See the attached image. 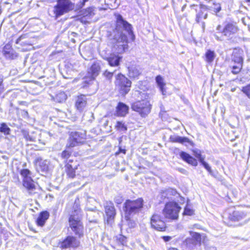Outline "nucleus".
Returning <instances> with one entry per match:
<instances>
[{
	"instance_id": "nucleus-1",
	"label": "nucleus",
	"mask_w": 250,
	"mask_h": 250,
	"mask_svg": "<svg viewBox=\"0 0 250 250\" xmlns=\"http://www.w3.org/2000/svg\"><path fill=\"white\" fill-rule=\"evenodd\" d=\"M124 32L130 36L133 41L135 40V35L133 34L131 25L125 21L121 15H119L117 17L116 27L115 30V32L117 33L114 35V39L119 44V46H121L119 50L120 52H124L128 49V41Z\"/></svg>"
},
{
	"instance_id": "nucleus-2",
	"label": "nucleus",
	"mask_w": 250,
	"mask_h": 250,
	"mask_svg": "<svg viewBox=\"0 0 250 250\" xmlns=\"http://www.w3.org/2000/svg\"><path fill=\"white\" fill-rule=\"evenodd\" d=\"M82 218V211L77 208L72 211L69 218V225L75 235L81 238L83 236V227L81 221Z\"/></svg>"
},
{
	"instance_id": "nucleus-3",
	"label": "nucleus",
	"mask_w": 250,
	"mask_h": 250,
	"mask_svg": "<svg viewBox=\"0 0 250 250\" xmlns=\"http://www.w3.org/2000/svg\"><path fill=\"white\" fill-rule=\"evenodd\" d=\"M208 7L204 4H190L188 12L191 14H196L195 21L199 23L202 19H207L208 17Z\"/></svg>"
},
{
	"instance_id": "nucleus-4",
	"label": "nucleus",
	"mask_w": 250,
	"mask_h": 250,
	"mask_svg": "<svg viewBox=\"0 0 250 250\" xmlns=\"http://www.w3.org/2000/svg\"><path fill=\"white\" fill-rule=\"evenodd\" d=\"M56 1L57 4L54 7V12L57 18L74 9L75 4L71 0H57Z\"/></svg>"
},
{
	"instance_id": "nucleus-5",
	"label": "nucleus",
	"mask_w": 250,
	"mask_h": 250,
	"mask_svg": "<svg viewBox=\"0 0 250 250\" xmlns=\"http://www.w3.org/2000/svg\"><path fill=\"white\" fill-rule=\"evenodd\" d=\"M181 209V207L176 202H168L166 204L163 210V214L166 219L177 220Z\"/></svg>"
},
{
	"instance_id": "nucleus-6",
	"label": "nucleus",
	"mask_w": 250,
	"mask_h": 250,
	"mask_svg": "<svg viewBox=\"0 0 250 250\" xmlns=\"http://www.w3.org/2000/svg\"><path fill=\"white\" fill-rule=\"evenodd\" d=\"M143 206V200L139 198L135 200H127L124 204V210L127 216L139 212Z\"/></svg>"
},
{
	"instance_id": "nucleus-7",
	"label": "nucleus",
	"mask_w": 250,
	"mask_h": 250,
	"mask_svg": "<svg viewBox=\"0 0 250 250\" xmlns=\"http://www.w3.org/2000/svg\"><path fill=\"white\" fill-rule=\"evenodd\" d=\"M21 174L23 177V186L31 195L36 193L37 185L31 177V172L28 169H23L21 171Z\"/></svg>"
},
{
	"instance_id": "nucleus-8",
	"label": "nucleus",
	"mask_w": 250,
	"mask_h": 250,
	"mask_svg": "<svg viewBox=\"0 0 250 250\" xmlns=\"http://www.w3.org/2000/svg\"><path fill=\"white\" fill-rule=\"evenodd\" d=\"M133 110L137 112L142 117H145L150 112L151 105L146 100L136 101L131 104Z\"/></svg>"
},
{
	"instance_id": "nucleus-9",
	"label": "nucleus",
	"mask_w": 250,
	"mask_h": 250,
	"mask_svg": "<svg viewBox=\"0 0 250 250\" xmlns=\"http://www.w3.org/2000/svg\"><path fill=\"white\" fill-rule=\"evenodd\" d=\"M86 140V131L80 130L71 132L68 140L67 146L73 147L79 144H83Z\"/></svg>"
},
{
	"instance_id": "nucleus-10",
	"label": "nucleus",
	"mask_w": 250,
	"mask_h": 250,
	"mask_svg": "<svg viewBox=\"0 0 250 250\" xmlns=\"http://www.w3.org/2000/svg\"><path fill=\"white\" fill-rule=\"evenodd\" d=\"M247 215L246 212L231 208L227 209L224 213V217L232 222H238L245 218Z\"/></svg>"
},
{
	"instance_id": "nucleus-11",
	"label": "nucleus",
	"mask_w": 250,
	"mask_h": 250,
	"mask_svg": "<svg viewBox=\"0 0 250 250\" xmlns=\"http://www.w3.org/2000/svg\"><path fill=\"white\" fill-rule=\"evenodd\" d=\"M115 84L118 87L120 93L125 95L130 89L131 82L124 75L119 74L116 77Z\"/></svg>"
},
{
	"instance_id": "nucleus-12",
	"label": "nucleus",
	"mask_w": 250,
	"mask_h": 250,
	"mask_svg": "<svg viewBox=\"0 0 250 250\" xmlns=\"http://www.w3.org/2000/svg\"><path fill=\"white\" fill-rule=\"evenodd\" d=\"M80 245V241L76 237L73 236H67L62 242L60 246L62 249L76 248Z\"/></svg>"
},
{
	"instance_id": "nucleus-13",
	"label": "nucleus",
	"mask_w": 250,
	"mask_h": 250,
	"mask_svg": "<svg viewBox=\"0 0 250 250\" xmlns=\"http://www.w3.org/2000/svg\"><path fill=\"white\" fill-rule=\"evenodd\" d=\"M150 223L152 228L156 230L159 231H163L165 230V223L162 220L160 215L157 213H154L151 217Z\"/></svg>"
},
{
	"instance_id": "nucleus-14",
	"label": "nucleus",
	"mask_w": 250,
	"mask_h": 250,
	"mask_svg": "<svg viewBox=\"0 0 250 250\" xmlns=\"http://www.w3.org/2000/svg\"><path fill=\"white\" fill-rule=\"evenodd\" d=\"M238 30L237 26L233 23H228L223 27V32L226 39L228 40L231 39Z\"/></svg>"
},
{
	"instance_id": "nucleus-15",
	"label": "nucleus",
	"mask_w": 250,
	"mask_h": 250,
	"mask_svg": "<svg viewBox=\"0 0 250 250\" xmlns=\"http://www.w3.org/2000/svg\"><path fill=\"white\" fill-rule=\"evenodd\" d=\"M66 164L65 166V171L67 175L71 178H73L75 176V170L77 169L79 165L77 161H74L73 160L69 159L68 161L66 160Z\"/></svg>"
},
{
	"instance_id": "nucleus-16",
	"label": "nucleus",
	"mask_w": 250,
	"mask_h": 250,
	"mask_svg": "<svg viewBox=\"0 0 250 250\" xmlns=\"http://www.w3.org/2000/svg\"><path fill=\"white\" fill-rule=\"evenodd\" d=\"M170 141L173 143H179L186 146L190 145L193 146L194 143L186 137H181L178 135H172L169 138Z\"/></svg>"
},
{
	"instance_id": "nucleus-17",
	"label": "nucleus",
	"mask_w": 250,
	"mask_h": 250,
	"mask_svg": "<svg viewBox=\"0 0 250 250\" xmlns=\"http://www.w3.org/2000/svg\"><path fill=\"white\" fill-rule=\"evenodd\" d=\"M35 163L38 166L37 169L41 172H46L49 170V162L47 160H42L40 157H37L35 161Z\"/></svg>"
},
{
	"instance_id": "nucleus-18",
	"label": "nucleus",
	"mask_w": 250,
	"mask_h": 250,
	"mask_svg": "<svg viewBox=\"0 0 250 250\" xmlns=\"http://www.w3.org/2000/svg\"><path fill=\"white\" fill-rule=\"evenodd\" d=\"M105 212L108 219H112L116 214V211L113 204L111 202H106L104 205Z\"/></svg>"
},
{
	"instance_id": "nucleus-19",
	"label": "nucleus",
	"mask_w": 250,
	"mask_h": 250,
	"mask_svg": "<svg viewBox=\"0 0 250 250\" xmlns=\"http://www.w3.org/2000/svg\"><path fill=\"white\" fill-rule=\"evenodd\" d=\"M180 156L181 158L187 163L193 166H197L198 162L195 158L190 156L189 154L184 151L180 152Z\"/></svg>"
},
{
	"instance_id": "nucleus-20",
	"label": "nucleus",
	"mask_w": 250,
	"mask_h": 250,
	"mask_svg": "<svg viewBox=\"0 0 250 250\" xmlns=\"http://www.w3.org/2000/svg\"><path fill=\"white\" fill-rule=\"evenodd\" d=\"M87 104V99L84 95L78 97L75 103V106L80 111H83Z\"/></svg>"
},
{
	"instance_id": "nucleus-21",
	"label": "nucleus",
	"mask_w": 250,
	"mask_h": 250,
	"mask_svg": "<svg viewBox=\"0 0 250 250\" xmlns=\"http://www.w3.org/2000/svg\"><path fill=\"white\" fill-rule=\"evenodd\" d=\"M122 57L115 54H111L109 57L106 58V61L108 62L109 64L111 66H117L120 64V62Z\"/></svg>"
},
{
	"instance_id": "nucleus-22",
	"label": "nucleus",
	"mask_w": 250,
	"mask_h": 250,
	"mask_svg": "<svg viewBox=\"0 0 250 250\" xmlns=\"http://www.w3.org/2000/svg\"><path fill=\"white\" fill-rule=\"evenodd\" d=\"M128 111V106L123 103H119L116 107V113L118 116H125Z\"/></svg>"
},
{
	"instance_id": "nucleus-23",
	"label": "nucleus",
	"mask_w": 250,
	"mask_h": 250,
	"mask_svg": "<svg viewBox=\"0 0 250 250\" xmlns=\"http://www.w3.org/2000/svg\"><path fill=\"white\" fill-rule=\"evenodd\" d=\"M213 36L217 41L222 42L225 40V36L223 32V27L221 25H218L216 28V31Z\"/></svg>"
},
{
	"instance_id": "nucleus-24",
	"label": "nucleus",
	"mask_w": 250,
	"mask_h": 250,
	"mask_svg": "<svg viewBox=\"0 0 250 250\" xmlns=\"http://www.w3.org/2000/svg\"><path fill=\"white\" fill-rule=\"evenodd\" d=\"M49 216V213L47 211H44L41 212L37 219V224L38 226L42 227L44 226L45 222L48 219Z\"/></svg>"
},
{
	"instance_id": "nucleus-25",
	"label": "nucleus",
	"mask_w": 250,
	"mask_h": 250,
	"mask_svg": "<svg viewBox=\"0 0 250 250\" xmlns=\"http://www.w3.org/2000/svg\"><path fill=\"white\" fill-rule=\"evenodd\" d=\"M101 69L100 65L99 62L94 63L91 66L88 73L91 74L92 79H94L99 74Z\"/></svg>"
},
{
	"instance_id": "nucleus-26",
	"label": "nucleus",
	"mask_w": 250,
	"mask_h": 250,
	"mask_svg": "<svg viewBox=\"0 0 250 250\" xmlns=\"http://www.w3.org/2000/svg\"><path fill=\"white\" fill-rule=\"evenodd\" d=\"M128 76L130 78H135L138 77L140 74L141 71L139 67L136 65H131L128 67Z\"/></svg>"
},
{
	"instance_id": "nucleus-27",
	"label": "nucleus",
	"mask_w": 250,
	"mask_h": 250,
	"mask_svg": "<svg viewBox=\"0 0 250 250\" xmlns=\"http://www.w3.org/2000/svg\"><path fill=\"white\" fill-rule=\"evenodd\" d=\"M232 60L234 62V63H241V64H243V59L241 56L240 51L235 50L233 51L232 53Z\"/></svg>"
},
{
	"instance_id": "nucleus-28",
	"label": "nucleus",
	"mask_w": 250,
	"mask_h": 250,
	"mask_svg": "<svg viewBox=\"0 0 250 250\" xmlns=\"http://www.w3.org/2000/svg\"><path fill=\"white\" fill-rule=\"evenodd\" d=\"M156 82L160 88V89L163 94V95L165 94L166 90L165 89V86L166 85V83L164 82V79L163 77L160 76L158 75L156 77Z\"/></svg>"
},
{
	"instance_id": "nucleus-29",
	"label": "nucleus",
	"mask_w": 250,
	"mask_h": 250,
	"mask_svg": "<svg viewBox=\"0 0 250 250\" xmlns=\"http://www.w3.org/2000/svg\"><path fill=\"white\" fill-rule=\"evenodd\" d=\"M197 244L196 241L191 238H187L184 241V245L190 250H193Z\"/></svg>"
},
{
	"instance_id": "nucleus-30",
	"label": "nucleus",
	"mask_w": 250,
	"mask_h": 250,
	"mask_svg": "<svg viewBox=\"0 0 250 250\" xmlns=\"http://www.w3.org/2000/svg\"><path fill=\"white\" fill-rule=\"evenodd\" d=\"M67 99V95L64 92L58 93L55 97H52V99L56 102L62 103Z\"/></svg>"
},
{
	"instance_id": "nucleus-31",
	"label": "nucleus",
	"mask_w": 250,
	"mask_h": 250,
	"mask_svg": "<svg viewBox=\"0 0 250 250\" xmlns=\"http://www.w3.org/2000/svg\"><path fill=\"white\" fill-rule=\"evenodd\" d=\"M205 57L206 62L208 63L212 62L215 57V53L213 51L208 50L206 52Z\"/></svg>"
},
{
	"instance_id": "nucleus-32",
	"label": "nucleus",
	"mask_w": 250,
	"mask_h": 250,
	"mask_svg": "<svg viewBox=\"0 0 250 250\" xmlns=\"http://www.w3.org/2000/svg\"><path fill=\"white\" fill-rule=\"evenodd\" d=\"M3 55L7 59H14L17 57V54L12 49L10 50H3Z\"/></svg>"
},
{
	"instance_id": "nucleus-33",
	"label": "nucleus",
	"mask_w": 250,
	"mask_h": 250,
	"mask_svg": "<svg viewBox=\"0 0 250 250\" xmlns=\"http://www.w3.org/2000/svg\"><path fill=\"white\" fill-rule=\"evenodd\" d=\"M11 129L7 125L2 123L0 124V132L3 133L5 135H9L10 133Z\"/></svg>"
},
{
	"instance_id": "nucleus-34",
	"label": "nucleus",
	"mask_w": 250,
	"mask_h": 250,
	"mask_svg": "<svg viewBox=\"0 0 250 250\" xmlns=\"http://www.w3.org/2000/svg\"><path fill=\"white\" fill-rule=\"evenodd\" d=\"M116 129L120 131L125 132L127 130V127L123 122L118 121L115 125Z\"/></svg>"
},
{
	"instance_id": "nucleus-35",
	"label": "nucleus",
	"mask_w": 250,
	"mask_h": 250,
	"mask_svg": "<svg viewBox=\"0 0 250 250\" xmlns=\"http://www.w3.org/2000/svg\"><path fill=\"white\" fill-rule=\"evenodd\" d=\"M242 68V64L241 63H236L232 66V73L234 74L239 73Z\"/></svg>"
},
{
	"instance_id": "nucleus-36",
	"label": "nucleus",
	"mask_w": 250,
	"mask_h": 250,
	"mask_svg": "<svg viewBox=\"0 0 250 250\" xmlns=\"http://www.w3.org/2000/svg\"><path fill=\"white\" fill-rule=\"evenodd\" d=\"M193 152L194 155L196 158H197L198 159L200 162H201L204 160L205 157L202 156L200 150H194L193 151Z\"/></svg>"
},
{
	"instance_id": "nucleus-37",
	"label": "nucleus",
	"mask_w": 250,
	"mask_h": 250,
	"mask_svg": "<svg viewBox=\"0 0 250 250\" xmlns=\"http://www.w3.org/2000/svg\"><path fill=\"white\" fill-rule=\"evenodd\" d=\"M190 234L192 237L191 238L194 239L196 241V242L198 243V242H200L201 240V235L199 233L195 232L193 231H189Z\"/></svg>"
},
{
	"instance_id": "nucleus-38",
	"label": "nucleus",
	"mask_w": 250,
	"mask_h": 250,
	"mask_svg": "<svg viewBox=\"0 0 250 250\" xmlns=\"http://www.w3.org/2000/svg\"><path fill=\"white\" fill-rule=\"evenodd\" d=\"M202 165L204 166V167L208 170V171L209 173V174L212 176H214L213 172L211 170V167L204 160L200 162Z\"/></svg>"
},
{
	"instance_id": "nucleus-39",
	"label": "nucleus",
	"mask_w": 250,
	"mask_h": 250,
	"mask_svg": "<svg viewBox=\"0 0 250 250\" xmlns=\"http://www.w3.org/2000/svg\"><path fill=\"white\" fill-rule=\"evenodd\" d=\"M242 91L245 93L247 96L250 99V84L243 87Z\"/></svg>"
},
{
	"instance_id": "nucleus-40",
	"label": "nucleus",
	"mask_w": 250,
	"mask_h": 250,
	"mask_svg": "<svg viewBox=\"0 0 250 250\" xmlns=\"http://www.w3.org/2000/svg\"><path fill=\"white\" fill-rule=\"evenodd\" d=\"M71 154V152H70L68 150H64V151H63L62 152L61 156H62V158H63L64 159L67 160L70 157Z\"/></svg>"
},
{
	"instance_id": "nucleus-41",
	"label": "nucleus",
	"mask_w": 250,
	"mask_h": 250,
	"mask_svg": "<svg viewBox=\"0 0 250 250\" xmlns=\"http://www.w3.org/2000/svg\"><path fill=\"white\" fill-rule=\"evenodd\" d=\"M184 215L191 216L194 214V210L188 207L185 208L184 212L183 213Z\"/></svg>"
},
{
	"instance_id": "nucleus-42",
	"label": "nucleus",
	"mask_w": 250,
	"mask_h": 250,
	"mask_svg": "<svg viewBox=\"0 0 250 250\" xmlns=\"http://www.w3.org/2000/svg\"><path fill=\"white\" fill-rule=\"evenodd\" d=\"M113 75V72H109L106 70L103 73V75L108 80H110Z\"/></svg>"
},
{
	"instance_id": "nucleus-43",
	"label": "nucleus",
	"mask_w": 250,
	"mask_h": 250,
	"mask_svg": "<svg viewBox=\"0 0 250 250\" xmlns=\"http://www.w3.org/2000/svg\"><path fill=\"white\" fill-rule=\"evenodd\" d=\"M93 8L88 7L85 10V11L83 13V15L85 16H90L93 13Z\"/></svg>"
},
{
	"instance_id": "nucleus-44",
	"label": "nucleus",
	"mask_w": 250,
	"mask_h": 250,
	"mask_svg": "<svg viewBox=\"0 0 250 250\" xmlns=\"http://www.w3.org/2000/svg\"><path fill=\"white\" fill-rule=\"evenodd\" d=\"M214 7L213 11L216 13L219 12L221 10V7L220 4L213 3Z\"/></svg>"
},
{
	"instance_id": "nucleus-45",
	"label": "nucleus",
	"mask_w": 250,
	"mask_h": 250,
	"mask_svg": "<svg viewBox=\"0 0 250 250\" xmlns=\"http://www.w3.org/2000/svg\"><path fill=\"white\" fill-rule=\"evenodd\" d=\"M23 135L24 137L27 140H29L30 141H33V139L29 135L28 132L26 131H22Z\"/></svg>"
},
{
	"instance_id": "nucleus-46",
	"label": "nucleus",
	"mask_w": 250,
	"mask_h": 250,
	"mask_svg": "<svg viewBox=\"0 0 250 250\" xmlns=\"http://www.w3.org/2000/svg\"><path fill=\"white\" fill-rule=\"evenodd\" d=\"M114 201L116 203H117L118 204H120L123 202V199L121 196H118L115 197Z\"/></svg>"
},
{
	"instance_id": "nucleus-47",
	"label": "nucleus",
	"mask_w": 250,
	"mask_h": 250,
	"mask_svg": "<svg viewBox=\"0 0 250 250\" xmlns=\"http://www.w3.org/2000/svg\"><path fill=\"white\" fill-rule=\"evenodd\" d=\"M25 37V35H22L16 41V44H22V43H24L23 42H21V41L24 39Z\"/></svg>"
},
{
	"instance_id": "nucleus-48",
	"label": "nucleus",
	"mask_w": 250,
	"mask_h": 250,
	"mask_svg": "<svg viewBox=\"0 0 250 250\" xmlns=\"http://www.w3.org/2000/svg\"><path fill=\"white\" fill-rule=\"evenodd\" d=\"M88 0H83L82 2H80V4L78 5V9L82 8L85 5V3Z\"/></svg>"
},
{
	"instance_id": "nucleus-49",
	"label": "nucleus",
	"mask_w": 250,
	"mask_h": 250,
	"mask_svg": "<svg viewBox=\"0 0 250 250\" xmlns=\"http://www.w3.org/2000/svg\"><path fill=\"white\" fill-rule=\"evenodd\" d=\"M205 249V250H217L216 247L208 245H207Z\"/></svg>"
},
{
	"instance_id": "nucleus-50",
	"label": "nucleus",
	"mask_w": 250,
	"mask_h": 250,
	"mask_svg": "<svg viewBox=\"0 0 250 250\" xmlns=\"http://www.w3.org/2000/svg\"><path fill=\"white\" fill-rule=\"evenodd\" d=\"M172 239V237L171 236H165L163 237V239L165 242H168L170 241Z\"/></svg>"
},
{
	"instance_id": "nucleus-51",
	"label": "nucleus",
	"mask_w": 250,
	"mask_h": 250,
	"mask_svg": "<svg viewBox=\"0 0 250 250\" xmlns=\"http://www.w3.org/2000/svg\"><path fill=\"white\" fill-rule=\"evenodd\" d=\"M11 46L10 44H6L3 47V50H11Z\"/></svg>"
},
{
	"instance_id": "nucleus-52",
	"label": "nucleus",
	"mask_w": 250,
	"mask_h": 250,
	"mask_svg": "<svg viewBox=\"0 0 250 250\" xmlns=\"http://www.w3.org/2000/svg\"><path fill=\"white\" fill-rule=\"evenodd\" d=\"M119 152L123 153L124 154H125L126 150L125 149L122 148L121 147L119 148Z\"/></svg>"
},
{
	"instance_id": "nucleus-53",
	"label": "nucleus",
	"mask_w": 250,
	"mask_h": 250,
	"mask_svg": "<svg viewBox=\"0 0 250 250\" xmlns=\"http://www.w3.org/2000/svg\"><path fill=\"white\" fill-rule=\"evenodd\" d=\"M125 237H122V236H121V238H120V240L121 241V242L122 243H124V241H125Z\"/></svg>"
},
{
	"instance_id": "nucleus-54",
	"label": "nucleus",
	"mask_w": 250,
	"mask_h": 250,
	"mask_svg": "<svg viewBox=\"0 0 250 250\" xmlns=\"http://www.w3.org/2000/svg\"><path fill=\"white\" fill-rule=\"evenodd\" d=\"M186 7V4H185L183 6V7H182V11H184V10H185V8Z\"/></svg>"
},
{
	"instance_id": "nucleus-55",
	"label": "nucleus",
	"mask_w": 250,
	"mask_h": 250,
	"mask_svg": "<svg viewBox=\"0 0 250 250\" xmlns=\"http://www.w3.org/2000/svg\"><path fill=\"white\" fill-rule=\"evenodd\" d=\"M168 250H178L176 248H169Z\"/></svg>"
},
{
	"instance_id": "nucleus-56",
	"label": "nucleus",
	"mask_w": 250,
	"mask_h": 250,
	"mask_svg": "<svg viewBox=\"0 0 250 250\" xmlns=\"http://www.w3.org/2000/svg\"><path fill=\"white\" fill-rule=\"evenodd\" d=\"M202 27L203 28H204L205 26V22H202Z\"/></svg>"
},
{
	"instance_id": "nucleus-57",
	"label": "nucleus",
	"mask_w": 250,
	"mask_h": 250,
	"mask_svg": "<svg viewBox=\"0 0 250 250\" xmlns=\"http://www.w3.org/2000/svg\"><path fill=\"white\" fill-rule=\"evenodd\" d=\"M24 114L26 115H28V113L27 112V111H24Z\"/></svg>"
},
{
	"instance_id": "nucleus-58",
	"label": "nucleus",
	"mask_w": 250,
	"mask_h": 250,
	"mask_svg": "<svg viewBox=\"0 0 250 250\" xmlns=\"http://www.w3.org/2000/svg\"><path fill=\"white\" fill-rule=\"evenodd\" d=\"M246 118L247 119H248L250 118V116H247V117H246Z\"/></svg>"
},
{
	"instance_id": "nucleus-59",
	"label": "nucleus",
	"mask_w": 250,
	"mask_h": 250,
	"mask_svg": "<svg viewBox=\"0 0 250 250\" xmlns=\"http://www.w3.org/2000/svg\"><path fill=\"white\" fill-rule=\"evenodd\" d=\"M197 226V225L195 224V225H193V227H196V226Z\"/></svg>"
},
{
	"instance_id": "nucleus-60",
	"label": "nucleus",
	"mask_w": 250,
	"mask_h": 250,
	"mask_svg": "<svg viewBox=\"0 0 250 250\" xmlns=\"http://www.w3.org/2000/svg\"><path fill=\"white\" fill-rule=\"evenodd\" d=\"M247 1H250V0H247Z\"/></svg>"
}]
</instances>
